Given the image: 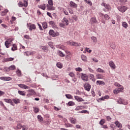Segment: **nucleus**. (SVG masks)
Here are the masks:
<instances>
[{
	"label": "nucleus",
	"mask_w": 130,
	"mask_h": 130,
	"mask_svg": "<svg viewBox=\"0 0 130 130\" xmlns=\"http://www.w3.org/2000/svg\"><path fill=\"white\" fill-rule=\"evenodd\" d=\"M91 39L93 40V42L94 43H97V38L95 37H91Z\"/></svg>",
	"instance_id": "nucleus-40"
},
{
	"label": "nucleus",
	"mask_w": 130,
	"mask_h": 130,
	"mask_svg": "<svg viewBox=\"0 0 130 130\" xmlns=\"http://www.w3.org/2000/svg\"><path fill=\"white\" fill-rule=\"evenodd\" d=\"M81 59H82L83 61H87V56H85L84 55H82Z\"/></svg>",
	"instance_id": "nucleus-34"
},
{
	"label": "nucleus",
	"mask_w": 130,
	"mask_h": 130,
	"mask_svg": "<svg viewBox=\"0 0 130 130\" xmlns=\"http://www.w3.org/2000/svg\"><path fill=\"white\" fill-rule=\"evenodd\" d=\"M69 75L70 77H71V78H74V77H75V74H74L73 72H70Z\"/></svg>",
	"instance_id": "nucleus-58"
},
{
	"label": "nucleus",
	"mask_w": 130,
	"mask_h": 130,
	"mask_svg": "<svg viewBox=\"0 0 130 130\" xmlns=\"http://www.w3.org/2000/svg\"><path fill=\"white\" fill-rule=\"evenodd\" d=\"M62 23H63L66 26L69 25V20L67 18L64 17L62 20Z\"/></svg>",
	"instance_id": "nucleus-16"
},
{
	"label": "nucleus",
	"mask_w": 130,
	"mask_h": 130,
	"mask_svg": "<svg viewBox=\"0 0 130 130\" xmlns=\"http://www.w3.org/2000/svg\"><path fill=\"white\" fill-rule=\"evenodd\" d=\"M47 8L48 11H54L55 10V8L51 5H47Z\"/></svg>",
	"instance_id": "nucleus-18"
},
{
	"label": "nucleus",
	"mask_w": 130,
	"mask_h": 130,
	"mask_svg": "<svg viewBox=\"0 0 130 130\" xmlns=\"http://www.w3.org/2000/svg\"><path fill=\"white\" fill-rule=\"evenodd\" d=\"M3 81H11L12 80V78L9 77H2L0 78Z\"/></svg>",
	"instance_id": "nucleus-15"
},
{
	"label": "nucleus",
	"mask_w": 130,
	"mask_h": 130,
	"mask_svg": "<svg viewBox=\"0 0 130 130\" xmlns=\"http://www.w3.org/2000/svg\"><path fill=\"white\" fill-rule=\"evenodd\" d=\"M70 5L71 8H77V4L73 1L70 2Z\"/></svg>",
	"instance_id": "nucleus-22"
},
{
	"label": "nucleus",
	"mask_w": 130,
	"mask_h": 130,
	"mask_svg": "<svg viewBox=\"0 0 130 130\" xmlns=\"http://www.w3.org/2000/svg\"><path fill=\"white\" fill-rule=\"evenodd\" d=\"M113 93H114V94L116 95V94H118V93H119V91H118V90L117 89H115L114 90Z\"/></svg>",
	"instance_id": "nucleus-55"
},
{
	"label": "nucleus",
	"mask_w": 130,
	"mask_h": 130,
	"mask_svg": "<svg viewBox=\"0 0 130 130\" xmlns=\"http://www.w3.org/2000/svg\"><path fill=\"white\" fill-rule=\"evenodd\" d=\"M16 73L18 77H21L22 73H21V71H20V70L17 69V71H16Z\"/></svg>",
	"instance_id": "nucleus-35"
},
{
	"label": "nucleus",
	"mask_w": 130,
	"mask_h": 130,
	"mask_svg": "<svg viewBox=\"0 0 130 130\" xmlns=\"http://www.w3.org/2000/svg\"><path fill=\"white\" fill-rule=\"evenodd\" d=\"M69 120L73 124H76L77 123V119L73 117H70Z\"/></svg>",
	"instance_id": "nucleus-13"
},
{
	"label": "nucleus",
	"mask_w": 130,
	"mask_h": 130,
	"mask_svg": "<svg viewBox=\"0 0 130 130\" xmlns=\"http://www.w3.org/2000/svg\"><path fill=\"white\" fill-rule=\"evenodd\" d=\"M89 24L94 25V24H97V20L95 17H92L90 19Z\"/></svg>",
	"instance_id": "nucleus-9"
},
{
	"label": "nucleus",
	"mask_w": 130,
	"mask_h": 130,
	"mask_svg": "<svg viewBox=\"0 0 130 130\" xmlns=\"http://www.w3.org/2000/svg\"><path fill=\"white\" fill-rule=\"evenodd\" d=\"M117 89H118V91L119 92H121L123 90V87L122 86H120V87L118 88Z\"/></svg>",
	"instance_id": "nucleus-57"
},
{
	"label": "nucleus",
	"mask_w": 130,
	"mask_h": 130,
	"mask_svg": "<svg viewBox=\"0 0 130 130\" xmlns=\"http://www.w3.org/2000/svg\"><path fill=\"white\" fill-rule=\"evenodd\" d=\"M85 89L86 91H90V89H91V86L90 85H89V84H87L86 85H85Z\"/></svg>",
	"instance_id": "nucleus-25"
},
{
	"label": "nucleus",
	"mask_w": 130,
	"mask_h": 130,
	"mask_svg": "<svg viewBox=\"0 0 130 130\" xmlns=\"http://www.w3.org/2000/svg\"><path fill=\"white\" fill-rule=\"evenodd\" d=\"M27 92L29 94H31L32 95H35V94H36L35 91L33 89H29V90H27Z\"/></svg>",
	"instance_id": "nucleus-29"
},
{
	"label": "nucleus",
	"mask_w": 130,
	"mask_h": 130,
	"mask_svg": "<svg viewBox=\"0 0 130 130\" xmlns=\"http://www.w3.org/2000/svg\"><path fill=\"white\" fill-rule=\"evenodd\" d=\"M16 17L13 16V17H12V20L10 21L11 23H13L12 22H14V21H16Z\"/></svg>",
	"instance_id": "nucleus-63"
},
{
	"label": "nucleus",
	"mask_w": 130,
	"mask_h": 130,
	"mask_svg": "<svg viewBox=\"0 0 130 130\" xmlns=\"http://www.w3.org/2000/svg\"><path fill=\"white\" fill-rule=\"evenodd\" d=\"M57 54L58 55H59L61 57H64V56H65L64 53H62V52H61V51H58Z\"/></svg>",
	"instance_id": "nucleus-26"
},
{
	"label": "nucleus",
	"mask_w": 130,
	"mask_h": 130,
	"mask_svg": "<svg viewBox=\"0 0 130 130\" xmlns=\"http://www.w3.org/2000/svg\"><path fill=\"white\" fill-rule=\"evenodd\" d=\"M84 108H85L84 106H79L75 108V110L78 111L79 110H82V109H84Z\"/></svg>",
	"instance_id": "nucleus-19"
},
{
	"label": "nucleus",
	"mask_w": 130,
	"mask_h": 130,
	"mask_svg": "<svg viewBox=\"0 0 130 130\" xmlns=\"http://www.w3.org/2000/svg\"><path fill=\"white\" fill-rule=\"evenodd\" d=\"M65 96L68 99H73L72 95L70 94H66Z\"/></svg>",
	"instance_id": "nucleus-41"
},
{
	"label": "nucleus",
	"mask_w": 130,
	"mask_h": 130,
	"mask_svg": "<svg viewBox=\"0 0 130 130\" xmlns=\"http://www.w3.org/2000/svg\"><path fill=\"white\" fill-rule=\"evenodd\" d=\"M118 10L121 12V13H124L126 10H127V8H126V7L125 6H119L118 7Z\"/></svg>",
	"instance_id": "nucleus-7"
},
{
	"label": "nucleus",
	"mask_w": 130,
	"mask_h": 130,
	"mask_svg": "<svg viewBox=\"0 0 130 130\" xmlns=\"http://www.w3.org/2000/svg\"><path fill=\"white\" fill-rule=\"evenodd\" d=\"M101 6L102 7H104L105 9L103 8V11H104V12H108V11H110V10H111V7L109 4L103 3H102Z\"/></svg>",
	"instance_id": "nucleus-1"
},
{
	"label": "nucleus",
	"mask_w": 130,
	"mask_h": 130,
	"mask_svg": "<svg viewBox=\"0 0 130 130\" xmlns=\"http://www.w3.org/2000/svg\"><path fill=\"white\" fill-rule=\"evenodd\" d=\"M122 26L124 27V28L126 29L127 28V23H126V22H123Z\"/></svg>",
	"instance_id": "nucleus-51"
},
{
	"label": "nucleus",
	"mask_w": 130,
	"mask_h": 130,
	"mask_svg": "<svg viewBox=\"0 0 130 130\" xmlns=\"http://www.w3.org/2000/svg\"><path fill=\"white\" fill-rule=\"evenodd\" d=\"M97 73H104V70L103 69H102L101 68H98L96 70Z\"/></svg>",
	"instance_id": "nucleus-42"
},
{
	"label": "nucleus",
	"mask_w": 130,
	"mask_h": 130,
	"mask_svg": "<svg viewBox=\"0 0 130 130\" xmlns=\"http://www.w3.org/2000/svg\"><path fill=\"white\" fill-rule=\"evenodd\" d=\"M13 42V39H8L5 42V46L7 48H9L10 46H11V44H12V42Z\"/></svg>",
	"instance_id": "nucleus-3"
},
{
	"label": "nucleus",
	"mask_w": 130,
	"mask_h": 130,
	"mask_svg": "<svg viewBox=\"0 0 130 130\" xmlns=\"http://www.w3.org/2000/svg\"><path fill=\"white\" fill-rule=\"evenodd\" d=\"M96 79H103V76L102 74H98L96 75Z\"/></svg>",
	"instance_id": "nucleus-37"
},
{
	"label": "nucleus",
	"mask_w": 130,
	"mask_h": 130,
	"mask_svg": "<svg viewBox=\"0 0 130 130\" xmlns=\"http://www.w3.org/2000/svg\"><path fill=\"white\" fill-rule=\"evenodd\" d=\"M27 25L30 31H32V30H35L36 29V25H35V24H31L30 23H29V24L27 23Z\"/></svg>",
	"instance_id": "nucleus-6"
},
{
	"label": "nucleus",
	"mask_w": 130,
	"mask_h": 130,
	"mask_svg": "<svg viewBox=\"0 0 130 130\" xmlns=\"http://www.w3.org/2000/svg\"><path fill=\"white\" fill-rule=\"evenodd\" d=\"M17 49L18 47H17V45H16V44H13V47L11 48L12 51H15V50H17Z\"/></svg>",
	"instance_id": "nucleus-32"
},
{
	"label": "nucleus",
	"mask_w": 130,
	"mask_h": 130,
	"mask_svg": "<svg viewBox=\"0 0 130 130\" xmlns=\"http://www.w3.org/2000/svg\"><path fill=\"white\" fill-rule=\"evenodd\" d=\"M115 124H116V126H117V127H118V128H121L122 127V124H121L120 122H119V121H116L114 122Z\"/></svg>",
	"instance_id": "nucleus-14"
},
{
	"label": "nucleus",
	"mask_w": 130,
	"mask_h": 130,
	"mask_svg": "<svg viewBox=\"0 0 130 130\" xmlns=\"http://www.w3.org/2000/svg\"><path fill=\"white\" fill-rule=\"evenodd\" d=\"M41 48H42V49H43V50H46L47 49V46H42Z\"/></svg>",
	"instance_id": "nucleus-64"
},
{
	"label": "nucleus",
	"mask_w": 130,
	"mask_h": 130,
	"mask_svg": "<svg viewBox=\"0 0 130 130\" xmlns=\"http://www.w3.org/2000/svg\"><path fill=\"white\" fill-rule=\"evenodd\" d=\"M4 101L5 102H6L7 103H10V104H11L12 105L14 106V105H13V101L11 99H4Z\"/></svg>",
	"instance_id": "nucleus-23"
},
{
	"label": "nucleus",
	"mask_w": 130,
	"mask_h": 130,
	"mask_svg": "<svg viewBox=\"0 0 130 130\" xmlns=\"http://www.w3.org/2000/svg\"><path fill=\"white\" fill-rule=\"evenodd\" d=\"M96 84L97 85H105V83L102 81H97Z\"/></svg>",
	"instance_id": "nucleus-36"
},
{
	"label": "nucleus",
	"mask_w": 130,
	"mask_h": 130,
	"mask_svg": "<svg viewBox=\"0 0 130 130\" xmlns=\"http://www.w3.org/2000/svg\"><path fill=\"white\" fill-rule=\"evenodd\" d=\"M74 98L75 100H77L78 102H84L85 101V100H84L82 98H80L78 96H74Z\"/></svg>",
	"instance_id": "nucleus-12"
},
{
	"label": "nucleus",
	"mask_w": 130,
	"mask_h": 130,
	"mask_svg": "<svg viewBox=\"0 0 130 130\" xmlns=\"http://www.w3.org/2000/svg\"><path fill=\"white\" fill-rule=\"evenodd\" d=\"M19 7H24L25 8H27L28 7V1H24V3L22 2H19L18 3Z\"/></svg>",
	"instance_id": "nucleus-5"
},
{
	"label": "nucleus",
	"mask_w": 130,
	"mask_h": 130,
	"mask_svg": "<svg viewBox=\"0 0 130 130\" xmlns=\"http://www.w3.org/2000/svg\"><path fill=\"white\" fill-rule=\"evenodd\" d=\"M104 18L105 19V20H109V19H110V17H109L108 15L105 14L104 15Z\"/></svg>",
	"instance_id": "nucleus-54"
},
{
	"label": "nucleus",
	"mask_w": 130,
	"mask_h": 130,
	"mask_svg": "<svg viewBox=\"0 0 130 130\" xmlns=\"http://www.w3.org/2000/svg\"><path fill=\"white\" fill-rule=\"evenodd\" d=\"M18 93L19 95H21V96H25L26 95V92L24 91L18 90Z\"/></svg>",
	"instance_id": "nucleus-28"
},
{
	"label": "nucleus",
	"mask_w": 130,
	"mask_h": 130,
	"mask_svg": "<svg viewBox=\"0 0 130 130\" xmlns=\"http://www.w3.org/2000/svg\"><path fill=\"white\" fill-rule=\"evenodd\" d=\"M79 113H89V112L87 110H82L79 112Z\"/></svg>",
	"instance_id": "nucleus-60"
},
{
	"label": "nucleus",
	"mask_w": 130,
	"mask_h": 130,
	"mask_svg": "<svg viewBox=\"0 0 130 130\" xmlns=\"http://www.w3.org/2000/svg\"><path fill=\"white\" fill-rule=\"evenodd\" d=\"M38 119L40 122H43V118L40 115H38Z\"/></svg>",
	"instance_id": "nucleus-33"
},
{
	"label": "nucleus",
	"mask_w": 130,
	"mask_h": 130,
	"mask_svg": "<svg viewBox=\"0 0 130 130\" xmlns=\"http://www.w3.org/2000/svg\"><path fill=\"white\" fill-rule=\"evenodd\" d=\"M14 58L10 57L6 59L7 61H13Z\"/></svg>",
	"instance_id": "nucleus-59"
},
{
	"label": "nucleus",
	"mask_w": 130,
	"mask_h": 130,
	"mask_svg": "<svg viewBox=\"0 0 130 130\" xmlns=\"http://www.w3.org/2000/svg\"><path fill=\"white\" fill-rule=\"evenodd\" d=\"M18 87L21 88L22 89H25V90H27V89H30V87L27 85H25V84H18Z\"/></svg>",
	"instance_id": "nucleus-10"
},
{
	"label": "nucleus",
	"mask_w": 130,
	"mask_h": 130,
	"mask_svg": "<svg viewBox=\"0 0 130 130\" xmlns=\"http://www.w3.org/2000/svg\"><path fill=\"white\" fill-rule=\"evenodd\" d=\"M48 45L51 47V48H52L53 49L54 46H53V43L51 42H49L48 43Z\"/></svg>",
	"instance_id": "nucleus-48"
},
{
	"label": "nucleus",
	"mask_w": 130,
	"mask_h": 130,
	"mask_svg": "<svg viewBox=\"0 0 130 130\" xmlns=\"http://www.w3.org/2000/svg\"><path fill=\"white\" fill-rule=\"evenodd\" d=\"M34 109L36 113H37V112H39V109L38 108L34 107Z\"/></svg>",
	"instance_id": "nucleus-53"
},
{
	"label": "nucleus",
	"mask_w": 130,
	"mask_h": 130,
	"mask_svg": "<svg viewBox=\"0 0 130 130\" xmlns=\"http://www.w3.org/2000/svg\"><path fill=\"white\" fill-rule=\"evenodd\" d=\"M24 55H26V56H29V55H32L33 52L31 51H27L26 52L24 53Z\"/></svg>",
	"instance_id": "nucleus-24"
},
{
	"label": "nucleus",
	"mask_w": 130,
	"mask_h": 130,
	"mask_svg": "<svg viewBox=\"0 0 130 130\" xmlns=\"http://www.w3.org/2000/svg\"><path fill=\"white\" fill-rule=\"evenodd\" d=\"M49 23L51 25V26H54L55 25V23H54V21H51L49 22Z\"/></svg>",
	"instance_id": "nucleus-62"
},
{
	"label": "nucleus",
	"mask_w": 130,
	"mask_h": 130,
	"mask_svg": "<svg viewBox=\"0 0 130 130\" xmlns=\"http://www.w3.org/2000/svg\"><path fill=\"white\" fill-rule=\"evenodd\" d=\"M59 25L60 26V27H61V28H64V27H66V26H67L63 22H61L59 23Z\"/></svg>",
	"instance_id": "nucleus-47"
},
{
	"label": "nucleus",
	"mask_w": 130,
	"mask_h": 130,
	"mask_svg": "<svg viewBox=\"0 0 130 130\" xmlns=\"http://www.w3.org/2000/svg\"><path fill=\"white\" fill-rule=\"evenodd\" d=\"M48 3L49 4V6H52L53 5V2L52 0H49L48 1Z\"/></svg>",
	"instance_id": "nucleus-56"
},
{
	"label": "nucleus",
	"mask_w": 130,
	"mask_h": 130,
	"mask_svg": "<svg viewBox=\"0 0 130 130\" xmlns=\"http://www.w3.org/2000/svg\"><path fill=\"white\" fill-rule=\"evenodd\" d=\"M110 47H111V48H112V49H115V44H114V43H111Z\"/></svg>",
	"instance_id": "nucleus-52"
},
{
	"label": "nucleus",
	"mask_w": 130,
	"mask_h": 130,
	"mask_svg": "<svg viewBox=\"0 0 130 130\" xmlns=\"http://www.w3.org/2000/svg\"><path fill=\"white\" fill-rule=\"evenodd\" d=\"M21 128H22V130H28V127L27 125H23L22 126Z\"/></svg>",
	"instance_id": "nucleus-39"
},
{
	"label": "nucleus",
	"mask_w": 130,
	"mask_h": 130,
	"mask_svg": "<svg viewBox=\"0 0 130 130\" xmlns=\"http://www.w3.org/2000/svg\"><path fill=\"white\" fill-rule=\"evenodd\" d=\"M104 123H105V120H104V119H102L100 121V124H101V125H103L104 124Z\"/></svg>",
	"instance_id": "nucleus-49"
},
{
	"label": "nucleus",
	"mask_w": 130,
	"mask_h": 130,
	"mask_svg": "<svg viewBox=\"0 0 130 130\" xmlns=\"http://www.w3.org/2000/svg\"><path fill=\"white\" fill-rule=\"evenodd\" d=\"M68 43L69 45H71V46H81V43L73 42L72 41H70Z\"/></svg>",
	"instance_id": "nucleus-2"
},
{
	"label": "nucleus",
	"mask_w": 130,
	"mask_h": 130,
	"mask_svg": "<svg viewBox=\"0 0 130 130\" xmlns=\"http://www.w3.org/2000/svg\"><path fill=\"white\" fill-rule=\"evenodd\" d=\"M22 124L21 123H18L16 126H14L13 128L14 129H21L22 128Z\"/></svg>",
	"instance_id": "nucleus-17"
},
{
	"label": "nucleus",
	"mask_w": 130,
	"mask_h": 130,
	"mask_svg": "<svg viewBox=\"0 0 130 130\" xmlns=\"http://www.w3.org/2000/svg\"><path fill=\"white\" fill-rule=\"evenodd\" d=\"M109 64L110 67H111V68H112V69H113V70L115 69V64H114V62H113V61H110Z\"/></svg>",
	"instance_id": "nucleus-20"
},
{
	"label": "nucleus",
	"mask_w": 130,
	"mask_h": 130,
	"mask_svg": "<svg viewBox=\"0 0 130 130\" xmlns=\"http://www.w3.org/2000/svg\"><path fill=\"white\" fill-rule=\"evenodd\" d=\"M85 51H87V52H89V53H91V52H92V50H90V49H89L88 48H85Z\"/></svg>",
	"instance_id": "nucleus-61"
},
{
	"label": "nucleus",
	"mask_w": 130,
	"mask_h": 130,
	"mask_svg": "<svg viewBox=\"0 0 130 130\" xmlns=\"http://www.w3.org/2000/svg\"><path fill=\"white\" fill-rule=\"evenodd\" d=\"M49 35H51V36H52V37H56V36H57V35H56V33H55L54 30H53L52 29L50 30V31L49 32Z\"/></svg>",
	"instance_id": "nucleus-11"
},
{
	"label": "nucleus",
	"mask_w": 130,
	"mask_h": 130,
	"mask_svg": "<svg viewBox=\"0 0 130 130\" xmlns=\"http://www.w3.org/2000/svg\"><path fill=\"white\" fill-rule=\"evenodd\" d=\"M69 106H74L75 105V102L73 101H70L68 103Z\"/></svg>",
	"instance_id": "nucleus-44"
},
{
	"label": "nucleus",
	"mask_w": 130,
	"mask_h": 130,
	"mask_svg": "<svg viewBox=\"0 0 130 130\" xmlns=\"http://www.w3.org/2000/svg\"><path fill=\"white\" fill-rule=\"evenodd\" d=\"M65 125L66 127H73V125H72V124L67 123V122H65Z\"/></svg>",
	"instance_id": "nucleus-38"
},
{
	"label": "nucleus",
	"mask_w": 130,
	"mask_h": 130,
	"mask_svg": "<svg viewBox=\"0 0 130 130\" xmlns=\"http://www.w3.org/2000/svg\"><path fill=\"white\" fill-rule=\"evenodd\" d=\"M75 71H76V72H82L83 71V69H82V68L80 67H78L75 69Z\"/></svg>",
	"instance_id": "nucleus-50"
},
{
	"label": "nucleus",
	"mask_w": 130,
	"mask_h": 130,
	"mask_svg": "<svg viewBox=\"0 0 130 130\" xmlns=\"http://www.w3.org/2000/svg\"><path fill=\"white\" fill-rule=\"evenodd\" d=\"M12 101L15 104H19V103H20V99H13Z\"/></svg>",
	"instance_id": "nucleus-21"
},
{
	"label": "nucleus",
	"mask_w": 130,
	"mask_h": 130,
	"mask_svg": "<svg viewBox=\"0 0 130 130\" xmlns=\"http://www.w3.org/2000/svg\"><path fill=\"white\" fill-rule=\"evenodd\" d=\"M39 8L44 11V10H45L46 7L45 6V4H43V5H41L39 6Z\"/></svg>",
	"instance_id": "nucleus-30"
},
{
	"label": "nucleus",
	"mask_w": 130,
	"mask_h": 130,
	"mask_svg": "<svg viewBox=\"0 0 130 130\" xmlns=\"http://www.w3.org/2000/svg\"><path fill=\"white\" fill-rule=\"evenodd\" d=\"M57 67L59 69H61L62 68V64H61V63L60 62H58L56 64Z\"/></svg>",
	"instance_id": "nucleus-45"
},
{
	"label": "nucleus",
	"mask_w": 130,
	"mask_h": 130,
	"mask_svg": "<svg viewBox=\"0 0 130 130\" xmlns=\"http://www.w3.org/2000/svg\"><path fill=\"white\" fill-rule=\"evenodd\" d=\"M81 78L82 80H83V81H84V82H88L89 80L88 79V76H87V75L83 73L82 74Z\"/></svg>",
	"instance_id": "nucleus-8"
},
{
	"label": "nucleus",
	"mask_w": 130,
	"mask_h": 130,
	"mask_svg": "<svg viewBox=\"0 0 130 130\" xmlns=\"http://www.w3.org/2000/svg\"><path fill=\"white\" fill-rule=\"evenodd\" d=\"M72 59V58L71 57V56H70L69 55H67L65 57V59H66V60H68V61H70L71 59Z\"/></svg>",
	"instance_id": "nucleus-43"
},
{
	"label": "nucleus",
	"mask_w": 130,
	"mask_h": 130,
	"mask_svg": "<svg viewBox=\"0 0 130 130\" xmlns=\"http://www.w3.org/2000/svg\"><path fill=\"white\" fill-rule=\"evenodd\" d=\"M117 103H118V104H123V105H127L128 104L127 101L120 98L118 100Z\"/></svg>",
	"instance_id": "nucleus-4"
},
{
	"label": "nucleus",
	"mask_w": 130,
	"mask_h": 130,
	"mask_svg": "<svg viewBox=\"0 0 130 130\" xmlns=\"http://www.w3.org/2000/svg\"><path fill=\"white\" fill-rule=\"evenodd\" d=\"M84 2L86 3V4L89 5L90 7H92V5H93V4H92V2H91V0H84Z\"/></svg>",
	"instance_id": "nucleus-31"
},
{
	"label": "nucleus",
	"mask_w": 130,
	"mask_h": 130,
	"mask_svg": "<svg viewBox=\"0 0 130 130\" xmlns=\"http://www.w3.org/2000/svg\"><path fill=\"white\" fill-rule=\"evenodd\" d=\"M14 70H16V66H15V65H12L9 67V69H8L7 71H14Z\"/></svg>",
	"instance_id": "nucleus-27"
},
{
	"label": "nucleus",
	"mask_w": 130,
	"mask_h": 130,
	"mask_svg": "<svg viewBox=\"0 0 130 130\" xmlns=\"http://www.w3.org/2000/svg\"><path fill=\"white\" fill-rule=\"evenodd\" d=\"M43 27L44 29H46V28H47V23L46 22L43 23Z\"/></svg>",
	"instance_id": "nucleus-46"
}]
</instances>
